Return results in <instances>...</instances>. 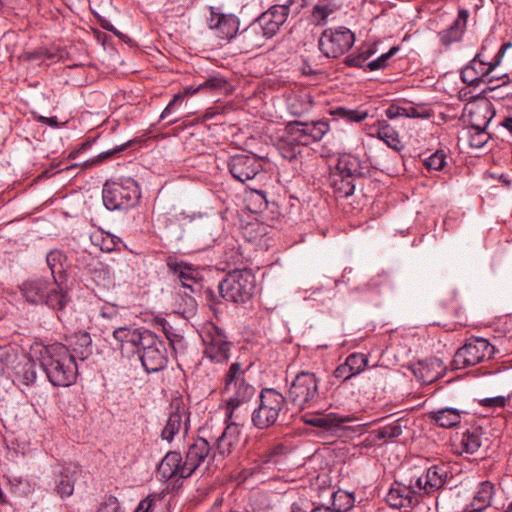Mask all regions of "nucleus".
Returning <instances> with one entry per match:
<instances>
[{
    "instance_id": "nucleus-1",
    "label": "nucleus",
    "mask_w": 512,
    "mask_h": 512,
    "mask_svg": "<svg viewBox=\"0 0 512 512\" xmlns=\"http://www.w3.org/2000/svg\"><path fill=\"white\" fill-rule=\"evenodd\" d=\"M215 452L207 440L197 438L188 445L185 460L179 452H168L158 466V474L166 480L189 478L206 460L214 459Z\"/></svg>"
},
{
    "instance_id": "nucleus-2",
    "label": "nucleus",
    "mask_w": 512,
    "mask_h": 512,
    "mask_svg": "<svg viewBox=\"0 0 512 512\" xmlns=\"http://www.w3.org/2000/svg\"><path fill=\"white\" fill-rule=\"evenodd\" d=\"M39 360L49 382L56 387H68L75 383L78 364L70 355V350L62 343L42 346Z\"/></svg>"
},
{
    "instance_id": "nucleus-3",
    "label": "nucleus",
    "mask_w": 512,
    "mask_h": 512,
    "mask_svg": "<svg viewBox=\"0 0 512 512\" xmlns=\"http://www.w3.org/2000/svg\"><path fill=\"white\" fill-rule=\"evenodd\" d=\"M249 366L243 367L240 362L230 365L224 377V393L226 399V419L241 420L239 408L249 402L255 394V387L246 379Z\"/></svg>"
},
{
    "instance_id": "nucleus-4",
    "label": "nucleus",
    "mask_w": 512,
    "mask_h": 512,
    "mask_svg": "<svg viewBox=\"0 0 512 512\" xmlns=\"http://www.w3.org/2000/svg\"><path fill=\"white\" fill-rule=\"evenodd\" d=\"M19 289L28 303L45 305L57 311H61L69 300L67 292L58 283L45 278L28 279Z\"/></svg>"
},
{
    "instance_id": "nucleus-5",
    "label": "nucleus",
    "mask_w": 512,
    "mask_h": 512,
    "mask_svg": "<svg viewBox=\"0 0 512 512\" xmlns=\"http://www.w3.org/2000/svg\"><path fill=\"white\" fill-rule=\"evenodd\" d=\"M257 406L251 413L252 424L265 430L276 424L287 405V398L274 388H263L256 400Z\"/></svg>"
},
{
    "instance_id": "nucleus-6",
    "label": "nucleus",
    "mask_w": 512,
    "mask_h": 512,
    "mask_svg": "<svg viewBox=\"0 0 512 512\" xmlns=\"http://www.w3.org/2000/svg\"><path fill=\"white\" fill-rule=\"evenodd\" d=\"M288 401L300 410L315 407L321 401L320 379L310 371H300L291 380Z\"/></svg>"
},
{
    "instance_id": "nucleus-7",
    "label": "nucleus",
    "mask_w": 512,
    "mask_h": 512,
    "mask_svg": "<svg viewBox=\"0 0 512 512\" xmlns=\"http://www.w3.org/2000/svg\"><path fill=\"white\" fill-rule=\"evenodd\" d=\"M140 196L138 183L130 177L107 181L102 190L103 204L110 211L129 209Z\"/></svg>"
},
{
    "instance_id": "nucleus-8",
    "label": "nucleus",
    "mask_w": 512,
    "mask_h": 512,
    "mask_svg": "<svg viewBox=\"0 0 512 512\" xmlns=\"http://www.w3.org/2000/svg\"><path fill=\"white\" fill-rule=\"evenodd\" d=\"M510 46L511 44H503L494 58L488 60L485 54L486 46L483 44L480 52L461 70L462 81L469 86H476L479 82L492 83L495 79H500L501 77H493L490 74L501 63L506 49ZM502 78H507V75Z\"/></svg>"
},
{
    "instance_id": "nucleus-9",
    "label": "nucleus",
    "mask_w": 512,
    "mask_h": 512,
    "mask_svg": "<svg viewBox=\"0 0 512 512\" xmlns=\"http://www.w3.org/2000/svg\"><path fill=\"white\" fill-rule=\"evenodd\" d=\"M222 297L233 303H246L256 289V277L251 270H234L219 283Z\"/></svg>"
},
{
    "instance_id": "nucleus-10",
    "label": "nucleus",
    "mask_w": 512,
    "mask_h": 512,
    "mask_svg": "<svg viewBox=\"0 0 512 512\" xmlns=\"http://www.w3.org/2000/svg\"><path fill=\"white\" fill-rule=\"evenodd\" d=\"M203 344V354L215 363H224L230 357L232 342L228 340L225 331L213 323H206L200 330Z\"/></svg>"
},
{
    "instance_id": "nucleus-11",
    "label": "nucleus",
    "mask_w": 512,
    "mask_h": 512,
    "mask_svg": "<svg viewBox=\"0 0 512 512\" xmlns=\"http://www.w3.org/2000/svg\"><path fill=\"white\" fill-rule=\"evenodd\" d=\"M493 354L494 347L488 340L472 337L456 351L451 365L456 370L465 369L490 359Z\"/></svg>"
},
{
    "instance_id": "nucleus-12",
    "label": "nucleus",
    "mask_w": 512,
    "mask_h": 512,
    "mask_svg": "<svg viewBox=\"0 0 512 512\" xmlns=\"http://www.w3.org/2000/svg\"><path fill=\"white\" fill-rule=\"evenodd\" d=\"M305 6V0H287L281 5H273L256 19L265 29L266 34L272 38L285 24L290 14L298 15Z\"/></svg>"
},
{
    "instance_id": "nucleus-13",
    "label": "nucleus",
    "mask_w": 512,
    "mask_h": 512,
    "mask_svg": "<svg viewBox=\"0 0 512 512\" xmlns=\"http://www.w3.org/2000/svg\"><path fill=\"white\" fill-rule=\"evenodd\" d=\"M137 352L143 368L149 374L159 372L167 366L168 356L165 343L153 332L146 335L144 343Z\"/></svg>"
},
{
    "instance_id": "nucleus-14",
    "label": "nucleus",
    "mask_w": 512,
    "mask_h": 512,
    "mask_svg": "<svg viewBox=\"0 0 512 512\" xmlns=\"http://www.w3.org/2000/svg\"><path fill=\"white\" fill-rule=\"evenodd\" d=\"M355 36L346 27L327 28L320 36L319 49L327 58H338L354 44Z\"/></svg>"
},
{
    "instance_id": "nucleus-15",
    "label": "nucleus",
    "mask_w": 512,
    "mask_h": 512,
    "mask_svg": "<svg viewBox=\"0 0 512 512\" xmlns=\"http://www.w3.org/2000/svg\"><path fill=\"white\" fill-rule=\"evenodd\" d=\"M227 166L232 177L241 183L254 179L263 168L261 159L254 154L233 155Z\"/></svg>"
},
{
    "instance_id": "nucleus-16",
    "label": "nucleus",
    "mask_w": 512,
    "mask_h": 512,
    "mask_svg": "<svg viewBox=\"0 0 512 512\" xmlns=\"http://www.w3.org/2000/svg\"><path fill=\"white\" fill-rule=\"evenodd\" d=\"M303 146H308L302 121H290L285 126V132L279 140V149L286 159L292 160L301 152Z\"/></svg>"
},
{
    "instance_id": "nucleus-17",
    "label": "nucleus",
    "mask_w": 512,
    "mask_h": 512,
    "mask_svg": "<svg viewBox=\"0 0 512 512\" xmlns=\"http://www.w3.org/2000/svg\"><path fill=\"white\" fill-rule=\"evenodd\" d=\"M189 429V413L181 401H174L170 405V412L161 432V438L172 442L177 434H187Z\"/></svg>"
},
{
    "instance_id": "nucleus-18",
    "label": "nucleus",
    "mask_w": 512,
    "mask_h": 512,
    "mask_svg": "<svg viewBox=\"0 0 512 512\" xmlns=\"http://www.w3.org/2000/svg\"><path fill=\"white\" fill-rule=\"evenodd\" d=\"M355 417L352 415H340L337 413H317L315 415L305 414L302 416V421L310 426L317 427L323 432L336 436L340 431L344 430L343 424L352 422Z\"/></svg>"
},
{
    "instance_id": "nucleus-19",
    "label": "nucleus",
    "mask_w": 512,
    "mask_h": 512,
    "mask_svg": "<svg viewBox=\"0 0 512 512\" xmlns=\"http://www.w3.org/2000/svg\"><path fill=\"white\" fill-rule=\"evenodd\" d=\"M271 39L257 19L253 20L246 28L236 36V43L243 52H251L261 48L265 42Z\"/></svg>"
},
{
    "instance_id": "nucleus-20",
    "label": "nucleus",
    "mask_w": 512,
    "mask_h": 512,
    "mask_svg": "<svg viewBox=\"0 0 512 512\" xmlns=\"http://www.w3.org/2000/svg\"><path fill=\"white\" fill-rule=\"evenodd\" d=\"M386 501L389 506L397 509H407L417 505L420 501V494L413 483V479L410 480L408 485L392 486L386 496Z\"/></svg>"
},
{
    "instance_id": "nucleus-21",
    "label": "nucleus",
    "mask_w": 512,
    "mask_h": 512,
    "mask_svg": "<svg viewBox=\"0 0 512 512\" xmlns=\"http://www.w3.org/2000/svg\"><path fill=\"white\" fill-rule=\"evenodd\" d=\"M240 21L237 16L233 14H223L211 12L209 19V27L214 30L215 35L223 40L236 41V36L239 33Z\"/></svg>"
},
{
    "instance_id": "nucleus-22",
    "label": "nucleus",
    "mask_w": 512,
    "mask_h": 512,
    "mask_svg": "<svg viewBox=\"0 0 512 512\" xmlns=\"http://www.w3.org/2000/svg\"><path fill=\"white\" fill-rule=\"evenodd\" d=\"M447 479V470L445 466L434 465L429 467L425 473L417 476L413 483L419 494H430L444 486Z\"/></svg>"
},
{
    "instance_id": "nucleus-23",
    "label": "nucleus",
    "mask_w": 512,
    "mask_h": 512,
    "mask_svg": "<svg viewBox=\"0 0 512 512\" xmlns=\"http://www.w3.org/2000/svg\"><path fill=\"white\" fill-rule=\"evenodd\" d=\"M77 465L68 463L59 466L55 473V491L62 498L70 497L74 491V485L79 475Z\"/></svg>"
},
{
    "instance_id": "nucleus-24",
    "label": "nucleus",
    "mask_w": 512,
    "mask_h": 512,
    "mask_svg": "<svg viewBox=\"0 0 512 512\" xmlns=\"http://www.w3.org/2000/svg\"><path fill=\"white\" fill-rule=\"evenodd\" d=\"M167 267L173 275L179 280L181 286L188 290L190 293H195L199 290L200 284L198 282V271L191 265L184 262H178L173 259L167 260Z\"/></svg>"
},
{
    "instance_id": "nucleus-25",
    "label": "nucleus",
    "mask_w": 512,
    "mask_h": 512,
    "mask_svg": "<svg viewBox=\"0 0 512 512\" xmlns=\"http://www.w3.org/2000/svg\"><path fill=\"white\" fill-rule=\"evenodd\" d=\"M444 365L441 359L432 357L418 361L412 367V372L422 384H431L442 377Z\"/></svg>"
},
{
    "instance_id": "nucleus-26",
    "label": "nucleus",
    "mask_w": 512,
    "mask_h": 512,
    "mask_svg": "<svg viewBox=\"0 0 512 512\" xmlns=\"http://www.w3.org/2000/svg\"><path fill=\"white\" fill-rule=\"evenodd\" d=\"M229 423L226 428L222 432V434L217 438L215 447L212 449V452L218 453L221 456H227L232 453L234 447L239 442V421L233 418L232 420H227Z\"/></svg>"
},
{
    "instance_id": "nucleus-27",
    "label": "nucleus",
    "mask_w": 512,
    "mask_h": 512,
    "mask_svg": "<svg viewBox=\"0 0 512 512\" xmlns=\"http://www.w3.org/2000/svg\"><path fill=\"white\" fill-rule=\"evenodd\" d=\"M468 17L469 12L467 9L463 8L458 11V15L452 24L448 28L438 32V38L441 45L449 47L450 45L461 41L466 30Z\"/></svg>"
},
{
    "instance_id": "nucleus-28",
    "label": "nucleus",
    "mask_w": 512,
    "mask_h": 512,
    "mask_svg": "<svg viewBox=\"0 0 512 512\" xmlns=\"http://www.w3.org/2000/svg\"><path fill=\"white\" fill-rule=\"evenodd\" d=\"M67 348L74 360L84 361L92 354V339L88 332L78 331L66 338Z\"/></svg>"
},
{
    "instance_id": "nucleus-29",
    "label": "nucleus",
    "mask_w": 512,
    "mask_h": 512,
    "mask_svg": "<svg viewBox=\"0 0 512 512\" xmlns=\"http://www.w3.org/2000/svg\"><path fill=\"white\" fill-rule=\"evenodd\" d=\"M336 168L340 175L353 177L357 180H360L369 173V167L365 162H362L358 156L348 153L339 157Z\"/></svg>"
},
{
    "instance_id": "nucleus-30",
    "label": "nucleus",
    "mask_w": 512,
    "mask_h": 512,
    "mask_svg": "<svg viewBox=\"0 0 512 512\" xmlns=\"http://www.w3.org/2000/svg\"><path fill=\"white\" fill-rule=\"evenodd\" d=\"M37 379V363L28 356H22L14 366L13 382L18 385L31 386Z\"/></svg>"
},
{
    "instance_id": "nucleus-31",
    "label": "nucleus",
    "mask_w": 512,
    "mask_h": 512,
    "mask_svg": "<svg viewBox=\"0 0 512 512\" xmlns=\"http://www.w3.org/2000/svg\"><path fill=\"white\" fill-rule=\"evenodd\" d=\"M150 330L131 328L128 326L115 328L113 331V338L117 341L119 347L123 350L125 345H130L132 348H137L144 343L146 335L150 334Z\"/></svg>"
},
{
    "instance_id": "nucleus-32",
    "label": "nucleus",
    "mask_w": 512,
    "mask_h": 512,
    "mask_svg": "<svg viewBox=\"0 0 512 512\" xmlns=\"http://www.w3.org/2000/svg\"><path fill=\"white\" fill-rule=\"evenodd\" d=\"M462 410L446 407L434 410L428 413V418L437 426L441 428H453L457 426L462 419Z\"/></svg>"
},
{
    "instance_id": "nucleus-33",
    "label": "nucleus",
    "mask_w": 512,
    "mask_h": 512,
    "mask_svg": "<svg viewBox=\"0 0 512 512\" xmlns=\"http://www.w3.org/2000/svg\"><path fill=\"white\" fill-rule=\"evenodd\" d=\"M494 493L495 488L490 481L481 482L467 507L473 511H485L491 505Z\"/></svg>"
},
{
    "instance_id": "nucleus-34",
    "label": "nucleus",
    "mask_w": 512,
    "mask_h": 512,
    "mask_svg": "<svg viewBox=\"0 0 512 512\" xmlns=\"http://www.w3.org/2000/svg\"><path fill=\"white\" fill-rule=\"evenodd\" d=\"M403 432L402 424L400 420H395L385 426L380 427L377 430H373L370 436L365 439V445H373L378 441L387 442L398 438Z\"/></svg>"
},
{
    "instance_id": "nucleus-35",
    "label": "nucleus",
    "mask_w": 512,
    "mask_h": 512,
    "mask_svg": "<svg viewBox=\"0 0 512 512\" xmlns=\"http://www.w3.org/2000/svg\"><path fill=\"white\" fill-rule=\"evenodd\" d=\"M495 115L490 104L479 105L469 112V128L486 129Z\"/></svg>"
},
{
    "instance_id": "nucleus-36",
    "label": "nucleus",
    "mask_w": 512,
    "mask_h": 512,
    "mask_svg": "<svg viewBox=\"0 0 512 512\" xmlns=\"http://www.w3.org/2000/svg\"><path fill=\"white\" fill-rule=\"evenodd\" d=\"M302 128L308 145L320 141L330 130L327 121L302 122Z\"/></svg>"
},
{
    "instance_id": "nucleus-37",
    "label": "nucleus",
    "mask_w": 512,
    "mask_h": 512,
    "mask_svg": "<svg viewBox=\"0 0 512 512\" xmlns=\"http://www.w3.org/2000/svg\"><path fill=\"white\" fill-rule=\"evenodd\" d=\"M337 10V6L328 0H319L312 9L311 22L315 26H324L328 17Z\"/></svg>"
},
{
    "instance_id": "nucleus-38",
    "label": "nucleus",
    "mask_w": 512,
    "mask_h": 512,
    "mask_svg": "<svg viewBox=\"0 0 512 512\" xmlns=\"http://www.w3.org/2000/svg\"><path fill=\"white\" fill-rule=\"evenodd\" d=\"M66 256L61 250H51L46 256V263L51 271L52 280L58 283L64 274V262Z\"/></svg>"
},
{
    "instance_id": "nucleus-39",
    "label": "nucleus",
    "mask_w": 512,
    "mask_h": 512,
    "mask_svg": "<svg viewBox=\"0 0 512 512\" xmlns=\"http://www.w3.org/2000/svg\"><path fill=\"white\" fill-rule=\"evenodd\" d=\"M357 181L358 180L353 177H344L337 172L333 176L332 187L338 197L347 198L353 195Z\"/></svg>"
},
{
    "instance_id": "nucleus-40",
    "label": "nucleus",
    "mask_w": 512,
    "mask_h": 512,
    "mask_svg": "<svg viewBox=\"0 0 512 512\" xmlns=\"http://www.w3.org/2000/svg\"><path fill=\"white\" fill-rule=\"evenodd\" d=\"M376 133L380 140H383L389 147L393 148L394 150L399 151L402 148L398 133L387 122H379Z\"/></svg>"
},
{
    "instance_id": "nucleus-41",
    "label": "nucleus",
    "mask_w": 512,
    "mask_h": 512,
    "mask_svg": "<svg viewBox=\"0 0 512 512\" xmlns=\"http://www.w3.org/2000/svg\"><path fill=\"white\" fill-rule=\"evenodd\" d=\"M92 243L103 252H112L118 249L120 239L108 232L98 231L91 236Z\"/></svg>"
},
{
    "instance_id": "nucleus-42",
    "label": "nucleus",
    "mask_w": 512,
    "mask_h": 512,
    "mask_svg": "<svg viewBox=\"0 0 512 512\" xmlns=\"http://www.w3.org/2000/svg\"><path fill=\"white\" fill-rule=\"evenodd\" d=\"M482 443L481 432L478 429L467 430L462 434L460 441L462 452L474 454Z\"/></svg>"
},
{
    "instance_id": "nucleus-43",
    "label": "nucleus",
    "mask_w": 512,
    "mask_h": 512,
    "mask_svg": "<svg viewBox=\"0 0 512 512\" xmlns=\"http://www.w3.org/2000/svg\"><path fill=\"white\" fill-rule=\"evenodd\" d=\"M353 494L338 490L332 494V512H347L354 506Z\"/></svg>"
},
{
    "instance_id": "nucleus-44",
    "label": "nucleus",
    "mask_w": 512,
    "mask_h": 512,
    "mask_svg": "<svg viewBox=\"0 0 512 512\" xmlns=\"http://www.w3.org/2000/svg\"><path fill=\"white\" fill-rule=\"evenodd\" d=\"M331 115L342 118L348 122H362L368 117V112L364 110L348 109L346 107H337L331 111Z\"/></svg>"
},
{
    "instance_id": "nucleus-45",
    "label": "nucleus",
    "mask_w": 512,
    "mask_h": 512,
    "mask_svg": "<svg viewBox=\"0 0 512 512\" xmlns=\"http://www.w3.org/2000/svg\"><path fill=\"white\" fill-rule=\"evenodd\" d=\"M290 111L293 115L300 116L308 112L312 107V101L309 95L295 97L290 103Z\"/></svg>"
},
{
    "instance_id": "nucleus-46",
    "label": "nucleus",
    "mask_w": 512,
    "mask_h": 512,
    "mask_svg": "<svg viewBox=\"0 0 512 512\" xmlns=\"http://www.w3.org/2000/svg\"><path fill=\"white\" fill-rule=\"evenodd\" d=\"M155 326L162 330L170 344L174 346L175 343L180 342L181 335L173 328V326L165 318H156Z\"/></svg>"
},
{
    "instance_id": "nucleus-47",
    "label": "nucleus",
    "mask_w": 512,
    "mask_h": 512,
    "mask_svg": "<svg viewBox=\"0 0 512 512\" xmlns=\"http://www.w3.org/2000/svg\"><path fill=\"white\" fill-rule=\"evenodd\" d=\"M346 363L353 372V375H358L366 368L368 358L362 353H352L346 358Z\"/></svg>"
},
{
    "instance_id": "nucleus-48",
    "label": "nucleus",
    "mask_w": 512,
    "mask_h": 512,
    "mask_svg": "<svg viewBox=\"0 0 512 512\" xmlns=\"http://www.w3.org/2000/svg\"><path fill=\"white\" fill-rule=\"evenodd\" d=\"M489 138L486 129L468 128V142L472 148H482Z\"/></svg>"
},
{
    "instance_id": "nucleus-49",
    "label": "nucleus",
    "mask_w": 512,
    "mask_h": 512,
    "mask_svg": "<svg viewBox=\"0 0 512 512\" xmlns=\"http://www.w3.org/2000/svg\"><path fill=\"white\" fill-rule=\"evenodd\" d=\"M131 143H132V141H128V142H126V143H124L122 145L116 146L113 149H110V150L105 151V152H101L96 157H94V158H92L90 160L85 161L82 164V167L90 168V167H92V166H94V165H96V164L106 160L107 158L111 157L112 155L124 151L127 147L130 146Z\"/></svg>"
},
{
    "instance_id": "nucleus-50",
    "label": "nucleus",
    "mask_w": 512,
    "mask_h": 512,
    "mask_svg": "<svg viewBox=\"0 0 512 512\" xmlns=\"http://www.w3.org/2000/svg\"><path fill=\"white\" fill-rule=\"evenodd\" d=\"M446 164V153L437 150L424 160V165L429 171H440Z\"/></svg>"
},
{
    "instance_id": "nucleus-51",
    "label": "nucleus",
    "mask_w": 512,
    "mask_h": 512,
    "mask_svg": "<svg viewBox=\"0 0 512 512\" xmlns=\"http://www.w3.org/2000/svg\"><path fill=\"white\" fill-rule=\"evenodd\" d=\"M511 395L505 397V396H495V397H488L483 398L478 401L479 405L484 408L489 409H497V408H504L507 403L510 401Z\"/></svg>"
},
{
    "instance_id": "nucleus-52",
    "label": "nucleus",
    "mask_w": 512,
    "mask_h": 512,
    "mask_svg": "<svg viewBox=\"0 0 512 512\" xmlns=\"http://www.w3.org/2000/svg\"><path fill=\"white\" fill-rule=\"evenodd\" d=\"M399 50L398 47L394 46L392 47L387 53L382 54L377 59L369 62L367 64V67L370 71H375L379 69H383L386 67L388 60L396 54V52Z\"/></svg>"
},
{
    "instance_id": "nucleus-53",
    "label": "nucleus",
    "mask_w": 512,
    "mask_h": 512,
    "mask_svg": "<svg viewBox=\"0 0 512 512\" xmlns=\"http://www.w3.org/2000/svg\"><path fill=\"white\" fill-rule=\"evenodd\" d=\"M227 84L228 83L224 78L214 76L201 83L200 88H202V90L209 91H222L226 90Z\"/></svg>"
},
{
    "instance_id": "nucleus-54",
    "label": "nucleus",
    "mask_w": 512,
    "mask_h": 512,
    "mask_svg": "<svg viewBox=\"0 0 512 512\" xmlns=\"http://www.w3.org/2000/svg\"><path fill=\"white\" fill-rule=\"evenodd\" d=\"M99 317L106 321H116L119 318L118 307L111 303H103L99 307Z\"/></svg>"
},
{
    "instance_id": "nucleus-55",
    "label": "nucleus",
    "mask_w": 512,
    "mask_h": 512,
    "mask_svg": "<svg viewBox=\"0 0 512 512\" xmlns=\"http://www.w3.org/2000/svg\"><path fill=\"white\" fill-rule=\"evenodd\" d=\"M183 102V94L177 93L173 96L172 100L168 103L165 109L162 111L160 115L161 120L168 119L172 114H174L178 108L182 105Z\"/></svg>"
},
{
    "instance_id": "nucleus-56",
    "label": "nucleus",
    "mask_w": 512,
    "mask_h": 512,
    "mask_svg": "<svg viewBox=\"0 0 512 512\" xmlns=\"http://www.w3.org/2000/svg\"><path fill=\"white\" fill-rule=\"evenodd\" d=\"M373 54L371 49L362 51L358 55H349L345 58V64L350 67H363L365 61Z\"/></svg>"
},
{
    "instance_id": "nucleus-57",
    "label": "nucleus",
    "mask_w": 512,
    "mask_h": 512,
    "mask_svg": "<svg viewBox=\"0 0 512 512\" xmlns=\"http://www.w3.org/2000/svg\"><path fill=\"white\" fill-rule=\"evenodd\" d=\"M406 117L408 118H429L430 110L424 106H415V105H407L406 109Z\"/></svg>"
},
{
    "instance_id": "nucleus-58",
    "label": "nucleus",
    "mask_w": 512,
    "mask_h": 512,
    "mask_svg": "<svg viewBox=\"0 0 512 512\" xmlns=\"http://www.w3.org/2000/svg\"><path fill=\"white\" fill-rule=\"evenodd\" d=\"M282 451V446H276L272 448L270 451L261 456V462L263 464H277Z\"/></svg>"
},
{
    "instance_id": "nucleus-59",
    "label": "nucleus",
    "mask_w": 512,
    "mask_h": 512,
    "mask_svg": "<svg viewBox=\"0 0 512 512\" xmlns=\"http://www.w3.org/2000/svg\"><path fill=\"white\" fill-rule=\"evenodd\" d=\"M120 509L119 502L116 497L109 496L98 509V512H118Z\"/></svg>"
},
{
    "instance_id": "nucleus-60",
    "label": "nucleus",
    "mask_w": 512,
    "mask_h": 512,
    "mask_svg": "<svg viewBox=\"0 0 512 512\" xmlns=\"http://www.w3.org/2000/svg\"><path fill=\"white\" fill-rule=\"evenodd\" d=\"M334 376L337 378V379H342V380H348L350 378H352L354 375H353V372L351 371V369L349 368V366L347 365L346 361L339 365L335 371H334Z\"/></svg>"
},
{
    "instance_id": "nucleus-61",
    "label": "nucleus",
    "mask_w": 512,
    "mask_h": 512,
    "mask_svg": "<svg viewBox=\"0 0 512 512\" xmlns=\"http://www.w3.org/2000/svg\"><path fill=\"white\" fill-rule=\"evenodd\" d=\"M405 109H406V106L390 105L386 109L385 114L389 119H395L400 116L406 117Z\"/></svg>"
},
{
    "instance_id": "nucleus-62",
    "label": "nucleus",
    "mask_w": 512,
    "mask_h": 512,
    "mask_svg": "<svg viewBox=\"0 0 512 512\" xmlns=\"http://www.w3.org/2000/svg\"><path fill=\"white\" fill-rule=\"evenodd\" d=\"M134 512H155L154 499L147 497L143 499L137 506Z\"/></svg>"
},
{
    "instance_id": "nucleus-63",
    "label": "nucleus",
    "mask_w": 512,
    "mask_h": 512,
    "mask_svg": "<svg viewBox=\"0 0 512 512\" xmlns=\"http://www.w3.org/2000/svg\"><path fill=\"white\" fill-rule=\"evenodd\" d=\"M8 352L5 349L0 348V376L4 374L5 361L8 359Z\"/></svg>"
},
{
    "instance_id": "nucleus-64",
    "label": "nucleus",
    "mask_w": 512,
    "mask_h": 512,
    "mask_svg": "<svg viewBox=\"0 0 512 512\" xmlns=\"http://www.w3.org/2000/svg\"><path fill=\"white\" fill-rule=\"evenodd\" d=\"M199 91H202V88H200V84L197 87L187 86L184 88L183 92H180V93L183 94V99H184L186 96L193 95Z\"/></svg>"
}]
</instances>
